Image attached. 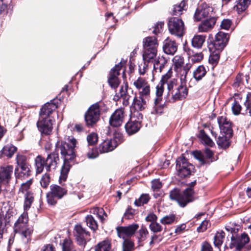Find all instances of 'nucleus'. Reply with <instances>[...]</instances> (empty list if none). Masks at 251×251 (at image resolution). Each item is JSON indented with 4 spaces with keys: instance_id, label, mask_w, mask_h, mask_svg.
<instances>
[{
    "instance_id": "obj_1",
    "label": "nucleus",
    "mask_w": 251,
    "mask_h": 251,
    "mask_svg": "<svg viewBox=\"0 0 251 251\" xmlns=\"http://www.w3.org/2000/svg\"><path fill=\"white\" fill-rule=\"evenodd\" d=\"M77 141L73 136H69L65 142H58L56 144L55 151L60 152L64 159L62 166L60 180L65 181L72 165L70 164L76 157L75 148Z\"/></svg>"
},
{
    "instance_id": "obj_2",
    "label": "nucleus",
    "mask_w": 251,
    "mask_h": 251,
    "mask_svg": "<svg viewBox=\"0 0 251 251\" xmlns=\"http://www.w3.org/2000/svg\"><path fill=\"white\" fill-rule=\"evenodd\" d=\"M59 162L58 153L55 151L49 154L46 159L41 155H38L35 159L36 174L42 173L44 168L48 172L55 170Z\"/></svg>"
},
{
    "instance_id": "obj_3",
    "label": "nucleus",
    "mask_w": 251,
    "mask_h": 251,
    "mask_svg": "<svg viewBox=\"0 0 251 251\" xmlns=\"http://www.w3.org/2000/svg\"><path fill=\"white\" fill-rule=\"evenodd\" d=\"M196 184V180L190 183L189 188H186L182 192L177 189H174L170 193V198L172 200L176 201L180 206L185 207L188 203L194 200V192L192 188Z\"/></svg>"
},
{
    "instance_id": "obj_4",
    "label": "nucleus",
    "mask_w": 251,
    "mask_h": 251,
    "mask_svg": "<svg viewBox=\"0 0 251 251\" xmlns=\"http://www.w3.org/2000/svg\"><path fill=\"white\" fill-rule=\"evenodd\" d=\"M143 59L146 61H152L157 55L158 44L155 37H147L143 41Z\"/></svg>"
},
{
    "instance_id": "obj_5",
    "label": "nucleus",
    "mask_w": 251,
    "mask_h": 251,
    "mask_svg": "<svg viewBox=\"0 0 251 251\" xmlns=\"http://www.w3.org/2000/svg\"><path fill=\"white\" fill-rule=\"evenodd\" d=\"M172 69H170L167 73L164 75L161 78L160 82L156 85V90L157 87L161 88L162 91V94L164 92V86L165 85L167 86L168 94L167 98H169L174 93L175 90L177 88H179L180 84L177 79L172 78Z\"/></svg>"
},
{
    "instance_id": "obj_6",
    "label": "nucleus",
    "mask_w": 251,
    "mask_h": 251,
    "mask_svg": "<svg viewBox=\"0 0 251 251\" xmlns=\"http://www.w3.org/2000/svg\"><path fill=\"white\" fill-rule=\"evenodd\" d=\"M176 163L177 174L181 178L189 177L194 172V166L183 156L176 159Z\"/></svg>"
},
{
    "instance_id": "obj_7",
    "label": "nucleus",
    "mask_w": 251,
    "mask_h": 251,
    "mask_svg": "<svg viewBox=\"0 0 251 251\" xmlns=\"http://www.w3.org/2000/svg\"><path fill=\"white\" fill-rule=\"evenodd\" d=\"M102 102H96L92 105L86 112L84 119L86 125L88 127H92L98 122L100 119V108Z\"/></svg>"
},
{
    "instance_id": "obj_8",
    "label": "nucleus",
    "mask_w": 251,
    "mask_h": 251,
    "mask_svg": "<svg viewBox=\"0 0 251 251\" xmlns=\"http://www.w3.org/2000/svg\"><path fill=\"white\" fill-rule=\"evenodd\" d=\"M67 193V190L57 185L52 184L50 186V191L47 194L48 203L50 205H55L58 200L62 199Z\"/></svg>"
},
{
    "instance_id": "obj_9",
    "label": "nucleus",
    "mask_w": 251,
    "mask_h": 251,
    "mask_svg": "<svg viewBox=\"0 0 251 251\" xmlns=\"http://www.w3.org/2000/svg\"><path fill=\"white\" fill-rule=\"evenodd\" d=\"M168 26L170 32L179 37L184 34V24L181 19L177 17H171L168 22Z\"/></svg>"
},
{
    "instance_id": "obj_10",
    "label": "nucleus",
    "mask_w": 251,
    "mask_h": 251,
    "mask_svg": "<svg viewBox=\"0 0 251 251\" xmlns=\"http://www.w3.org/2000/svg\"><path fill=\"white\" fill-rule=\"evenodd\" d=\"M194 157L199 161L201 165H209L217 159L214 156V152L208 148H205L203 153L200 151H195L193 152Z\"/></svg>"
},
{
    "instance_id": "obj_11",
    "label": "nucleus",
    "mask_w": 251,
    "mask_h": 251,
    "mask_svg": "<svg viewBox=\"0 0 251 251\" xmlns=\"http://www.w3.org/2000/svg\"><path fill=\"white\" fill-rule=\"evenodd\" d=\"M229 35L228 33L222 31L218 32L215 37V40L208 45V49H215L218 50H223L227 44Z\"/></svg>"
},
{
    "instance_id": "obj_12",
    "label": "nucleus",
    "mask_w": 251,
    "mask_h": 251,
    "mask_svg": "<svg viewBox=\"0 0 251 251\" xmlns=\"http://www.w3.org/2000/svg\"><path fill=\"white\" fill-rule=\"evenodd\" d=\"M73 234L78 245L84 248L89 240L90 233L81 225H76L75 226Z\"/></svg>"
},
{
    "instance_id": "obj_13",
    "label": "nucleus",
    "mask_w": 251,
    "mask_h": 251,
    "mask_svg": "<svg viewBox=\"0 0 251 251\" xmlns=\"http://www.w3.org/2000/svg\"><path fill=\"white\" fill-rule=\"evenodd\" d=\"M14 229L15 232L21 233V238L24 243L27 244L30 242L33 229L28 227L27 224L15 223Z\"/></svg>"
},
{
    "instance_id": "obj_14",
    "label": "nucleus",
    "mask_w": 251,
    "mask_h": 251,
    "mask_svg": "<svg viewBox=\"0 0 251 251\" xmlns=\"http://www.w3.org/2000/svg\"><path fill=\"white\" fill-rule=\"evenodd\" d=\"M133 85L138 91L139 96H143L146 98H150V85L144 78L139 77L134 81Z\"/></svg>"
},
{
    "instance_id": "obj_15",
    "label": "nucleus",
    "mask_w": 251,
    "mask_h": 251,
    "mask_svg": "<svg viewBox=\"0 0 251 251\" xmlns=\"http://www.w3.org/2000/svg\"><path fill=\"white\" fill-rule=\"evenodd\" d=\"M54 122L50 118H39L37 126L42 135H48L52 133Z\"/></svg>"
},
{
    "instance_id": "obj_16",
    "label": "nucleus",
    "mask_w": 251,
    "mask_h": 251,
    "mask_svg": "<svg viewBox=\"0 0 251 251\" xmlns=\"http://www.w3.org/2000/svg\"><path fill=\"white\" fill-rule=\"evenodd\" d=\"M138 228L137 224H133L126 226H118L116 230L118 237L125 239L135 235Z\"/></svg>"
},
{
    "instance_id": "obj_17",
    "label": "nucleus",
    "mask_w": 251,
    "mask_h": 251,
    "mask_svg": "<svg viewBox=\"0 0 251 251\" xmlns=\"http://www.w3.org/2000/svg\"><path fill=\"white\" fill-rule=\"evenodd\" d=\"M122 64L121 62H120L116 65L110 72L108 82L112 88L116 89L119 85L120 81L118 78V76L120 74V71L122 69Z\"/></svg>"
},
{
    "instance_id": "obj_18",
    "label": "nucleus",
    "mask_w": 251,
    "mask_h": 251,
    "mask_svg": "<svg viewBox=\"0 0 251 251\" xmlns=\"http://www.w3.org/2000/svg\"><path fill=\"white\" fill-rule=\"evenodd\" d=\"M217 120L221 131L231 137L233 134L231 122L224 116L218 117Z\"/></svg>"
},
{
    "instance_id": "obj_19",
    "label": "nucleus",
    "mask_w": 251,
    "mask_h": 251,
    "mask_svg": "<svg viewBox=\"0 0 251 251\" xmlns=\"http://www.w3.org/2000/svg\"><path fill=\"white\" fill-rule=\"evenodd\" d=\"M231 243L229 245L230 248L232 249L235 247L237 251H241L250 241L249 237L245 233L242 234L238 240H236L233 235L231 237Z\"/></svg>"
},
{
    "instance_id": "obj_20",
    "label": "nucleus",
    "mask_w": 251,
    "mask_h": 251,
    "mask_svg": "<svg viewBox=\"0 0 251 251\" xmlns=\"http://www.w3.org/2000/svg\"><path fill=\"white\" fill-rule=\"evenodd\" d=\"M143 118V115L141 113L138 114V121H130L128 122L125 126L126 133L131 135L137 132L141 127V121H139Z\"/></svg>"
},
{
    "instance_id": "obj_21",
    "label": "nucleus",
    "mask_w": 251,
    "mask_h": 251,
    "mask_svg": "<svg viewBox=\"0 0 251 251\" xmlns=\"http://www.w3.org/2000/svg\"><path fill=\"white\" fill-rule=\"evenodd\" d=\"M124 111L122 108L116 109L109 119L110 125L113 127L120 126L124 119Z\"/></svg>"
},
{
    "instance_id": "obj_22",
    "label": "nucleus",
    "mask_w": 251,
    "mask_h": 251,
    "mask_svg": "<svg viewBox=\"0 0 251 251\" xmlns=\"http://www.w3.org/2000/svg\"><path fill=\"white\" fill-rule=\"evenodd\" d=\"M187 95L188 89L186 86H183L182 84H180L179 88H177L173 94L169 98H167L166 100L174 102L176 100L185 99Z\"/></svg>"
},
{
    "instance_id": "obj_23",
    "label": "nucleus",
    "mask_w": 251,
    "mask_h": 251,
    "mask_svg": "<svg viewBox=\"0 0 251 251\" xmlns=\"http://www.w3.org/2000/svg\"><path fill=\"white\" fill-rule=\"evenodd\" d=\"M156 98L154 101L153 111L152 113L161 114L163 112L164 104L162 103V91L161 88L157 87L155 91Z\"/></svg>"
},
{
    "instance_id": "obj_24",
    "label": "nucleus",
    "mask_w": 251,
    "mask_h": 251,
    "mask_svg": "<svg viewBox=\"0 0 251 251\" xmlns=\"http://www.w3.org/2000/svg\"><path fill=\"white\" fill-rule=\"evenodd\" d=\"M212 11L213 8L212 7L207 6H205V7L199 6L195 11L194 18L196 21H200L209 16L211 17L210 12Z\"/></svg>"
},
{
    "instance_id": "obj_25",
    "label": "nucleus",
    "mask_w": 251,
    "mask_h": 251,
    "mask_svg": "<svg viewBox=\"0 0 251 251\" xmlns=\"http://www.w3.org/2000/svg\"><path fill=\"white\" fill-rule=\"evenodd\" d=\"M54 100H50V102H47L41 109L40 117L44 118H50V115L57 108V105L54 102Z\"/></svg>"
},
{
    "instance_id": "obj_26",
    "label": "nucleus",
    "mask_w": 251,
    "mask_h": 251,
    "mask_svg": "<svg viewBox=\"0 0 251 251\" xmlns=\"http://www.w3.org/2000/svg\"><path fill=\"white\" fill-rule=\"evenodd\" d=\"M217 19L214 17H210L203 20L198 26V31L200 32H207L210 31L214 26Z\"/></svg>"
},
{
    "instance_id": "obj_27",
    "label": "nucleus",
    "mask_w": 251,
    "mask_h": 251,
    "mask_svg": "<svg viewBox=\"0 0 251 251\" xmlns=\"http://www.w3.org/2000/svg\"><path fill=\"white\" fill-rule=\"evenodd\" d=\"M163 50L166 54L174 55L177 51V45L175 41L167 38L163 42Z\"/></svg>"
},
{
    "instance_id": "obj_28",
    "label": "nucleus",
    "mask_w": 251,
    "mask_h": 251,
    "mask_svg": "<svg viewBox=\"0 0 251 251\" xmlns=\"http://www.w3.org/2000/svg\"><path fill=\"white\" fill-rule=\"evenodd\" d=\"M117 146L115 139H107L101 143L99 147L100 153H105L113 151Z\"/></svg>"
},
{
    "instance_id": "obj_29",
    "label": "nucleus",
    "mask_w": 251,
    "mask_h": 251,
    "mask_svg": "<svg viewBox=\"0 0 251 251\" xmlns=\"http://www.w3.org/2000/svg\"><path fill=\"white\" fill-rule=\"evenodd\" d=\"M149 99L141 96L135 97L132 104L133 107L137 111L143 110L147 107V103Z\"/></svg>"
},
{
    "instance_id": "obj_30",
    "label": "nucleus",
    "mask_w": 251,
    "mask_h": 251,
    "mask_svg": "<svg viewBox=\"0 0 251 251\" xmlns=\"http://www.w3.org/2000/svg\"><path fill=\"white\" fill-rule=\"evenodd\" d=\"M13 168L12 166L8 165L5 167H1L0 169V183L6 181L8 182L13 173Z\"/></svg>"
},
{
    "instance_id": "obj_31",
    "label": "nucleus",
    "mask_w": 251,
    "mask_h": 251,
    "mask_svg": "<svg viewBox=\"0 0 251 251\" xmlns=\"http://www.w3.org/2000/svg\"><path fill=\"white\" fill-rule=\"evenodd\" d=\"M21 171L19 172V168H16L15 170V175L17 178L24 179L27 178L31 175L29 165L19 167Z\"/></svg>"
},
{
    "instance_id": "obj_32",
    "label": "nucleus",
    "mask_w": 251,
    "mask_h": 251,
    "mask_svg": "<svg viewBox=\"0 0 251 251\" xmlns=\"http://www.w3.org/2000/svg\"><path fill=\"white\" fill-rule=\"evenodd\" d=\"M187 9V1L182 0L179 4H176L173 6L172 14L173 15L180 16L183 14L184 12L186 11Z\"/></svg>"
},
{
    "instance_id": "obj_33",
    "label": "nucleus",
    "mask_w": 251,
    "mask_h": 251,
    "mask_svg": "<svg viewBox=\"0 0 251 251\" xmlns=\"http://www.w3.org/2000/svg\"><path fill=\"white\" fill-rule=\"evenodd\" d=\"M17 148L12 144H7L3 147L0 151L1 157H7L11 158L17 151Z\"/></svg>"
},
{
    "instance_id": "obj_34",
    "label": "nucleus",
    "mask_w": 251,
    "mask_h": 251,
    "mask_svg": "<svg viewBox=\"0 0 251 251\" xmlns=\"http://www.w3.org/2000/svg\"><path fill=\"white\" fill-rule=\"evenodd\" d=\"M167 63V59L163 56H158L153 64V70L155 72L160 73L165 68Z\"/></svg>"
},
{
    "instance_id": "obj_35",
    "label": "nucleus",
    "mask_w": 251,
    "mask_h": 251,
    "mask_svg": "<svg viewBox=\"0 0 251 251\" xmlns=\"http://www.w3.org/2000/svg\"><path fill=\"white\" fill-rule=\"evenodd\" d=\"M206 36L203 35H195L192 40L193 47L201 49L205 41Z\"/></svg>"
},
{
    "instance_id": "obj_36",
    "label": "nucleus",
    "mask_w": 251,
    "mask_h": 251,
    "mask_svg": "<svg viewBox=\"0 0 251 251\" xmlns=\"http://www.w3.org/2000/svg\"><path fill=\"white\" fill-rule=\"evenodd\" d=\"M207 71L203 65H200L197 67L193 72V77L196 81H198L205 75Z\"/></svg>"
},
{
    "instance_id": "obj_37",
    "label": "nucleus",
    "mask_w": 251,
    "mask_h": 251,
    "mask_svg": "<svg viewBox=\"0 0 251 251\" xmlns=\"http://www.w3.org/2000/svg\"><path fill=\"white\" fill-rule=\"evenodd\" d=\"M251 0H239L234 9L239 14L245 11L251 3Z\"/></svg>"
},
{
    "instance_id": "obj_38",
    "label": "nucleus",
    "mask_w": 251,
    "mask_h": 251,
    "mask_svg": "<svg viewBox=\"0 0 251 251\" xmlns=\"http://www.w3.org/2000/svg\"><path fill=\"white\" fill-rule=\"evenodd\" d=\"M148 236L149 232L144 226H142L140 229L135 234V236L138 239L139 242L145 241Z\"/></svg>"
},
{
    "instance_id": "obj_39",
    "label": "nucleus",
    "mask_w": 251,
    "mask_h": 251,
    "mask_svg": "<svg viewBox=\"0 0 251 251\" xmlns=\"http://www.w3.org/2000/svg\"><path fill=\"white\" fill-rule=\"evenodd\" d=\"M210 54L209 57V61L212 64H217L219 61L220 58V52L222 50H218L215 49H208Z\"/></svg>"
},
{
    "instance_id": "obj_40",
    "label": "nucleus",
    "mask_w": 251,
    "mask_h": 251,
    "mask_svg": "<svg viewBox=\"0 0 251 251\" xmlns=\"http://www.w3.org/2000/svg\"><path fill=\"white\" fill-rule=\"evenodd\" d=\"M229 137L227 135H224L222 134V135L219 136L218 140H217V143L218 145L224 149L228 148L229 146Z\"/></svg>"
},
{
    "instance_id": "obj_41",
    "label": "nucleus",
    "mask_w": 251,
    "mask_h": 251,
    "mask_svg": "<svg viewBox=\"0 0 251 251\" xmlns=\"http://www.w3.org/2000/svg\"><path fill=\"white\" fill-rule=\"evenodd\" d=\"M111 248L110 241L103 240L98 244L95 247V251H109Z\"/></svg>"
},
{
    "instance_id": "obj_42",
    "label": "nucleus",
    "mask_w": 251,
    "mask_h": 251,
    "mask_svg": "<svg viewBox=\"0 0 251 251\" xmlns=\"http://www.w3.org/2000/svg\"><path fill=\"white\" fill-rule=\"evenodd\" d=\"M34 201V197L33 193L30 192H27L25 195V201L24 208L25 210H28Z\"/></svg>"
},
{
    "instance_id": "obj_43",
    "label": "nucleus",
    "mask_w": 251,
    "mask_h": 251,
    "mask_svg": "<svg viewBox=\"0 0 251 251\" xmlns=\"http://www.w3.org/2000/svg\"><path fill=\"white\" fill-rule=\"evenodd\" d=\"M200 137L206 146L212 147L215 145L214 143L211 138L205 133L203 130H201L200 132Z\"/></svg>"
},
{
    "instance_id": "obj_44",
    "label": "nucleus",
    "mask_w": 251,
    "mask_h": 251,
    "mask_svg": "<svg viewBox=\"0 0 251 251\" xmlns=\"http://www.w3.org/2000/svg\"><path fill=\"white\" fill-rule=\"evenodd\" d=\"M150 200V197L149 194H143L138 199L135 200L134 204L137 206H141L145 204H147Z\"/></svg>"
},
{
    "instance_id": "obj_45",
    "label": "nucleus",
    "mask_w": 251,
    "mask_h": 251,
    "mask_svg": "<svg viewBox=\"0 0 251 251\" xmlns=\"http://www.w3.org/2000/svg\"><path fill=\"white\" fill-rule=\"evenodd\" d=\"M85 221L87 226L92 230L95 231L98 228L97 222L92 215H87L85 218Z\"/></svg>"
},
{
    "instance_id": "obj_46",
    "label": "nucleus",
    "mask_w": 251,
    "mask_h": 251,
    "mask_svg": "<svg viewBox=\"0 0 251 251\" xmlns=\"http://www.w3.org/2000/svg\"><path fill=\"white\" fill-rule=\"evenodd\" d=\"M62 251H76L73 242L69 239H65L62 245Z\"/></svg>"
},
{
    "instance_id": "obj_47",
    "label": "nucleus",
    "mask_w": 251,
    "mask_h": 251,
    "mask_svg": "<svg viewBox=\"0 0 251 251\" xmlns=\"http://www.w3.org/2000/svg\"><path fill=\"white\" fill-rule=\"evenodd\" d=\"M225 233L223 231L217 232L214 236V244L216 247H219L223 243Z\"/></svg>"
},
{
    "instance_id": "obj_48",
    "label": "nucleus",
    "mask_w": 251,
    "mask_h": 251,
    "mask_svg": "<svg viewBox=\"0 0 251 251\" xmlns=\"http://www.w3.org/2000/svg\"><path fill=\"white\" fill-rule=\"evenodd\" d=\"M188 54L191 56V61L194 63L199 62L203 59V54L201 52L193 54V51L189 49Z\"/></svg>"
},
{
    "instance_id": "obj_49",
    "label": "nucleus",
    "mask_w": 251,
    "mask_h": 251,
    "mask_svg": "<svg viewBox=\"0 0 251 251\" xmlns=\"http://www.w3.org/2000/svg\"><path fill=\"white\" fill-rule=\"evenodd\" d=\"M176 219V215L171 214L167 215L163 217L160 221V223L163 225H170L173 224Z\"/></svg>"
},
{
    "instance_id": "obj_50",
    "label": "nucleus",
    "mask_w": 251,
    "mask_h": 251,
    "mask_svg": "<svg viewBox=\"0 0 251 251\" xmlns=\"http://www.w3.org/2000/svg\"><path fill=\"white\" fill-rule=\"evenodd\" d=\"M127 87L128 86L126 85L125 86H121L119 92L116 93L114 96L113 100L115 101H118L121 99V97L127 92Z\"/></svg>"
},
{
    "instance_id": "obj_51",
    "label": "nucleus",
    "mask_w": 251,
    "mask_h": 251,
    "mask_svg": "<svg viewBox=\"0 0 251 251\" xmlns=\"http://www.w3.org/2000/svg\"><path fill=\"white\" fill-rule=\"evenodd\" d=\"M50 177L49 174H45L40 180V184L42 188H47L50 183Z\"/></svg>"
},
{
    "instance_id": "obj_52",
    "label": "nucleus",
    "mask_w": 251,
    "mask_h": 251,
    "mask_svg": "<svg viewBox=\"0 0 251 251\" xmlns=\"http://www.w3.org/2000/svg\"><path fill=\"white\" fill-rule=\"evenodd\" d=\"M134 243L130 240L125 239L123 243V251H132Z\"/></svg>"
},
{
    "instance_id": "obj_53",
    "label": "nucleus",
    "mask_w": 251,
    "mask_h": 251,
    "mask_svg": "<svg viewBox=\"0 0 251 251\" xmlns=\"http://www.w3.org/2000/svg\"><path fill=\"white\" fill-rule=\"evenodd\" d=\"M87 140L89 145L93 146L95 145L98 141V136L97 134L93 132L89 134L87 136Z\"/></svg>"
},
{
    "instance_id": "obj_54",
    "label": "nucleus",
    "mask_w": 251,
    "mask_h": 251,
    "mask_svg": "<svg viewBox=\"0 0 251 251\" xmlns=\"http://www.w3.org/2000/svg\"><path fill=\"white\" fill-rule=\"evenodd\" d=\"M16 161L18 166L19 167L28 165L26 162V157L22 154H17Z\"/></svg>"
},
{
    "instance_id": "obj_55",
    "label": "nucleus",
    "mask_w": 251,
    "mask_h": 251,
    "mask_svg": "<svg viewBox=\"0 0 251 251\" xmlns=\"http://www.w3.org/2000/svg\"><path fill=\"white\" fill-rule=\"evenodd\" d=\"M149 227L150 230L154 233L159 232L162 230V226L156 222L151 223Z\"/></svg>"
},
{
    "instance_id": "obj_56",
    "label": "nucleus",
    "mask_w": 251,
    "mask_h": 251,
    "mask_svg": "<svg viewBox=\"0 0 251 251\" xmlns=\"http://www.w3.org/2000/svg\"><path fill=\"white\" fill-rule=\"evenodd\" d=\"M244 105L246 107L247 113L248 112L250 115L251 116V93H249L247 94Z\"/></svg>"
},
{
    "instance_id": "obj_57",
    "label": "nucleus",
    "mask_w": 251,
    "mask_h": 251,
    "mask_svg": "<svg viewBox=\"0 0 251 251\" xmlns=\"http://www.w3.org/2000/svg\"><path fill=\"white\" fill-rule=\"evenodd\" d=\"M143 63H141L139 65V72L141 75H144L148 68V63L151 61H146L144 60Z\"/></svg>"
},
{
    "instance_id": "obj_58",
    "label": "nucleus",
    "mask_w": 251,
    "mask_h": 251,
    "mask_svg": "<svg viewBox=\"0 0 251 251\" xmlns=\"http://www.w3.org/2000/svg\"><path fill=\"white\" fill-rule=\"evenodd\" d=\"M162 186V183L159 179H154L151 181V188L153 191L158 192Z\"/></svg>"
},
{
    "instance_id": "obj_59",
    "label": "nucleus",
    "mask_w": 251,
    "mask_h": 251,
    "mask_svg": "<svg viewBox=\"0 0 251 251\" xmlns=\"http://www.w3.org/2000/svg\"><path fill=\"white\" fill-rule=\"evenodd\" d=\"M28 217L26 212H24L20 215L15 223L28 224Z\"/></svg>"
},
{
    "instance_id": "obj_60",
    "label": "nucleus",
    "mask_w": 251,
    "mask_h": 251,
    "mask_svg": "<svg viewBox=\"0 0 251 251\" xmlns=\"http://www.w3.org/2000/svg\"><path fill=\"white\" fill-rule=\"evenodd\" d=\"M232 23L231 20L228 19H224L221 22L220 26L222 29L227 30L231 26Z\"/></svg>"
},
{
    "instance_id": "obj_61",
    "label": "nucleus",
    "mask_w": 251,
    "mask_h": 251,
    "mask_svg": "<svg viewBox=\"0 0 251 251\" xmlns=\"http://www.w3.org/2000/svg\"><path fill=\"white\" fill-rule=\"evenodd\" d=\"M32 183V179L30 178L26 182L22 183L20 187V190L22 192L24 193L29 188L30 185Z\"/></svg>"
},
{
    "instance_id": "obj_62",
    "label": "nucleus",
    "mask_w": 251,
    "mask_h": 251,
    "mask_svg": "<svg viewBox=\"0 0 251 251\" xmlns=\"http://www.w3.org/2000/svg\"><path fill=\"white\" fill-rule=\"evenodd\" d=\"M209 225V222L207 220L203 221L201 224L198 227L197 231L198 232H203L206 231Z\"/></svg>"
},
{
    "instance_id": "obj_63",
    "label": "nucleus",
    "mask_w": 251,
    "mask_h": 251,
    "mask_svg": "<svg viewBox=\"0 0 251 251\" xmlns=\"http://www.w3.org/2000/svg\"><path fill=\"white\" fill-rule=\"evenodd\" d=\"M232 110L234 115L239 114L241 110V106L236 100H235L232 104Z\"/></svg>"
},
{
    "instance_id": "obj_64",
    "label": "nucleus",
    "mask_w": 251,
    "mask_h": 251,
    "mask_svg": "<svg viewBox=\"0 0 251 251\" xmlns=\"http://www.w3.org/2000/svg\"><path fill=\"white\" fill-rule=\"evenodd\" d=\"M164 25V23L162 22H159L157 23L154 26H153V29L152 32L155 34L157 35L158 33L160 32V30L162 29L163 26Z\"/></svg>"
}]
</instances>
